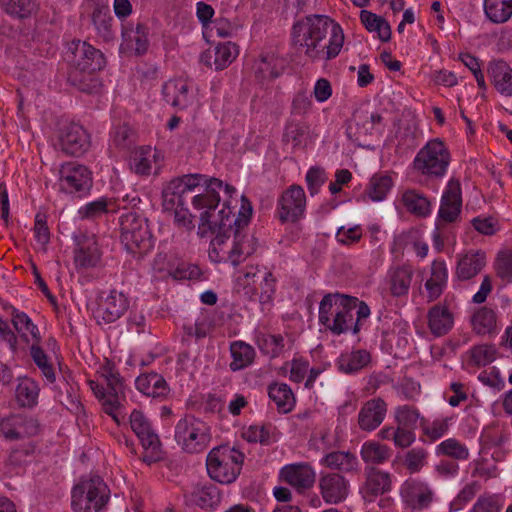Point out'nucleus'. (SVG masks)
Returning <instances> with one entry per match:
<instances>
[{"instance_id": "obj_1", "label": "nucleus", "mask_w": 512, "mask_h": 512, "mask_svg": "<svg viewBox=\"0 0 512 512\" xmlns=\"http://www.w3.org/2000/svg\"><path fill=\"white\" fill-rule=\"evenodd\" d=\"M230 205V200L225 201L217 214L204 211L200 216L199 231L206 233L218 229L219 233L210 242L209 258L215 263L238 266L256 251L257 242L247 230L252 215L250 201L241 196V207L235 218Z\"/></svg>"}, {"instance_id": "obj_2", "label": "nucleus", "mask_w": 512, "mask_h": 512, "mask_svg": "<svg viewBox=\"0 0 512 512\" xmlns=\"http://www.w3.org/2000/svg\"><path fill=\"white\" fill-rule=\"evenodd\" d=\"M341 26L324 15H309L291 29L293 47L309 61L323 62L336 58L344 44Z\"/></svg>"}, {"instance_id": "obj_3", "label": "nucleus", "mask_w": 512, "mask_h": 512, "mask_svg": "<svg viewBox=\"0 0 512 512\" xmlns=\"http://www.w3.org/2000/svg\"><path fill=\"white\" fill-rule=\"evenodd\" d=\"M355 301L344 294L329 293L325 295L319 304V323L334 335H341L352 331L359 332L354 325L352 307Z\"/></svg>"}, {"instance_id": "obj_4", "label": "nucleus", "mask_w": 512, "mask_h": 512, "mask_svg": "<svg viewBox=\"0 0 512 512\" xmlns=\"http://www.w3.org/2000/svg\"><path fill=\"white\" fill-rule=\"evenodd\" d=\"M100 374L107 385L106 389L94 380H88L87 383L94 395L100 400L105 413L120 424L125 419L121 406V398L124 395L123 380L110 364L102 366Z\"/></svg>"}, {"instance_id": "obj_5", "label": "nucleus", "mask_w": 512, "mask_h": 512, "mask_svg": "<svg viewBox=\"0 0 512 512\" xmlns=\"http://www.w3.org/2000/svg\"><path fill=\"white\" fill-rule=\"evenodd\" d=\"M244 460V453L235 447L229 445L214 447L206 458L208 475L221 484H231L240 475Z\"/></svg>"}, {"instance_id": "obj_6", "label": "nucleus", "mask_w": 512, "mask_h": 512, "mask_svg": "<svg viewBox=\"0 0 512 512\" xmlns=\"http://www.w3.org/2000/svg\"><path fill=\"white\" fill-rule=\"evenodd\" d=\"M451 162L450 151L439 138L429 140L413 160L414 170L430 179L443 178Z\"/></svg>"}, {"instance_id": "obj_7", "label": "nucleus", "mask_w": 512, "mask_h": 512, "mask_svg": "<svg viewBox=\"0 0 512 512\" xmlns=\"http://www.w3.org/2000/svg\"><path fill=\"white\" fill-rule=\"evenodd\" d=\"M110 490L99 476L83 478L71 492V507L74 512H99L108 503Z\"/></svg>"}, {"instance_id": "obj_8", "label": "nucleus", "mask_w": 512, "mask_h": 512, "mask_svg": "<svg viewBox=\"0 0 512 512\" xmlns=\"http://www.w3.org/2000/svg\"><path fill=\"white\" fill-rule=\"evenodd\" d=\"M174 439L184 452L189 454L200 453L211 442L210 427L201 419L187 415L176 423Z\"/></svg>"}, {"instance_id": "obj_9", "label": "nucleus", "mask_w": 512, "mask_h": 512, "mask_svg": "<svg viewBox=\"0 0 512 512\" xmlns=\"http://www.w3.org/2000/svg\"><path fill=\"white\" fill-rule=\"evenodd\" d=\"M121 242L131 254L144 255L149 252L154 241L145 219L136 212H128L120 217Z\"/></svg>"}, {"instance_id": "obj_10", "label": "nucleus", "mask_w": 512, "mask_h": 512, "mask_svg": "<svg viewBox=\"0 0 512 512\" xmlns=\"http://www.w3.org/2000/svg\"><path fill=\"white\" fill-rule=\"evenodd\" d=\"M73 54L72 62L76 68L88 74L90 84L79 83L80 90L92 92L98 86V81L92 73L103 69L106 65L104 54L85 41H73L69 47Z\"/></svg>"}, {"instance_id": "obj_11", "label": "nucleus", "mask_w": 512, "mask_h": 512, "mask_svg": "<svg viewBox=\"0 0 512 512\" xmlns=\"http://www.w3.org/2000/svg\"><path fill=\"white\" fill-rule=\"evenodd\" d=\"M399 493L404 506L414 512L429 509L436 499L432 485L417 477L406 479L401 484Z\"/></svg>"}, {"instance_id": "obj_12", "label": "nucleus", "mask_w": 512, "mask_h": 512, "mask_svg": "<svg viewBox=\"0 0 512 512\" xmlns=\"http://www.w3.org/2000/svg\"><path fill=\"white\" fill-rule=\"evenodd\" d=\"M129 423L145 450L143 461L148 464L158 461L161 458V442L150 420L142 411L134 409L130 414Z\"/></svg>"}, {"instance_id": "obj_13", "label": "nucleus", "mask_w": 512, "mask_h": 512, "mask_svg": "<svg viewBox=\"0 0 512 512\" xmlns=\"http://www.w3.org/2000/svg\"><path fill=\"white\" fill-rule=\"evenodd\" d=\"M92 173L81 164L68 162L59 170V185L62 191L69 194L84 195L92 187Z\"/></svg>"}, {"instance_id": "obj_14", "label": "nucleus", "mask_w": 512, "mask_h": 512, "mask_svg": "<svg viewBox=\"0 0 512 512\" xmlns=\"http://www.w3.org/2000/svg\"><path fill=\"white\" fill-rule=\"evenodd\" d=\"M305 207L306 196L303 188L292 185L278 199L276 213L282 223H293L304 216Z\"/></svg>"}, {"instance_id": "obj_15", "label": "nucleus", "mask_w": 512, "mask_h": 512, "mask_svg": "<svg viewBox=\"0 0 512 512\" xmlns=\"http://www.w3.org/2000/svg\"><path fill=\"white\" fill-rule=\"evenodd\" d=\"M129 308V300L122 293L111 290L106 296H101L93 316L99 325L114 323L120 319Z\"/></svg>"}, {"instance_id": "obj_16", "label": "nucleus", "mask_w": 512, "mask_h": 512, "mask_svg": "<svg viewBox=\"0 0 512 512\" xmlns=\"http://www.w3.org/2000/svg\"><path fill=\"white\" fill-rule=\"evenodd\" d=\"M39 432V424L33 417L11 414L0 420V434L10 441L32 437Z\"/></svg>"}, {"instance_id": "obj_17", "label": "nucleus", "mask_w": 512, "mask_h": 512, "mask_svg": "<svg viewBox=\"0 0 512 512\" xmlns=\"http://www.w3.org/2000/svg\"><path fill=\"white\" fill-rule=\"evenodd\" d=\"M318 488L327 504H338L349 494V481L338 473H322L318 480Z\"/></svg>"}, {"instance_id": "obj_18", "label": "nucleus", "mask_w": 512, "mask_h": 512, "mask_svg": "<svg viewBox=\"0 0 512 512\" xmlns=\"http://www.w3.org/2000/svg\"><path fill=\"white\" fill-rule=\"evenodd\" d=\"M387 411V403L382 398L376 397L367 400L358 412L359 429L367 433L375 431L385 420Z\"/></svg>"}, {"instance_id": "obj_19", "label": "nucleus", "mask_w": 512, "mask_h": 512, "mask_svg": "<svg viewBox=\"0 0 512 512\" xmlns=\"http://www.w3.org/2000/svg\"><path fill=\"white\" fill-rule=\"evenodd\" d=\"M224 189L226 195L232 198L236 194V189L233 186L224 184L220 179L212 177L205 186V192L195 195L192 199V205L195 209L214 212V209L219 205L220 196L218 192Z\"/></svg>"}, {"instance_id": "obj_20", "label": "nucleus", "mask_w": 512, "mask_h": 512, "mask_svg": "<svg viewBox=\"0 0 512 512\" xmlns=\"http://www.w3.org/2000/svg\"><path fill=\"white\" fill-rule=\"evenodd\" d=\"M60 147L68 155L80 156L90 147V136L79 124H70L60 135Z\"/></svg>"}, {"instance_id": "obj_21", "label": "nucleus", "mask_w": 512, "mask_h": 512, "mask_svg": "<svg viewBox=\"0 0 512 512\" xmlns=\"http://www.w3.org/2000/svg\"><path fill=\"white\" fill-rule=\"evenodd\" d=\"M163 96L168 104L179 109H186L195 99L192 84L184 79L167 81L163 86Z\"/></svg>"}, {"instance_id": "obj_22", "label": "nucleus", "mask_w": 512, "mask_h": 512, "mask_svg": "<svg viewBox=\"0 0 512 512\" xmlns=\"http://www.w3.org/2000/svg\"><path fill=\"white\" fill-rule=\"evenodd\" d=\"M462 197L460 182L450 179L444 190L439 209V218L444 222H454L461 211Z\"/></svg>"}, {"instance_id": "obj_23", "label": "nucleus", "mask_w": 512, "mask_h": 512, "mask_svg": "<svg viewBox=\"0 0 512 512\" xmlns=\"http://www.w3.org/2000/svg\"><path fill=\"white\" fill-rule=\"evenodd\" d=\"M280 475L286 483L294 487L298 492L310 489L316 477L314 469L306 463L286 465L281 469Z\"/></svg>"}, {"instance_id": "obj_24", "label": "nucleus", "mask_w": 512, "mask_h": 512, "mask_svg": "<svg viewBox=\"0 0 512 512\" xmlns=\"http://www.w3.org/2000/svg\"><path fill=\"white\" fill-rule=\"evenodd\" d=\"M102 253L94 236H82L74 251V263L79 269L96 267L101 261Z\"/></svg>"}, {"instance_id": "obj_25", "label": "nucleus", "mask_w": 512, "mask_h": 512, "mask_svg": "<svg viewBox=\"0 0 512 512\" xmlns=\"http://www.w3.org/2000/svg\"><path fill=\"white\" fill-rule=\"evenodd\" d=\"M456 266V277L459 280H470L478 275L486 266L487 258L482 250H470L459 254Z\"/></svg>"}, {"instance_id": "obj_26", "label": "nucleus", "mask_w": 512, "mask_h": 512, "mask_svg": "<svg viewBox=\"0 0 512 512\" xmlns=\"http://www.w3.org/2000/svg\"><path fill=\"white\" fill-rule=\"evenodd\" d=\"M149 47L148 30L142 24L125 26L122 31L120 50L134 55H143Z\"/></svg>"}, {"instance_id": "obj_27", "label": "nucleus", "mask_w": 512, "mask_h": 512, "mask_svg": "<svg viewBox=\"0 0 512 512\" xmlns=\"http://www.w3.org/2000/svg\"><path fill=\"white\" fill-rule=\"evenodd\" d=\"M448 282V269L444 260H434L430 266L429 276L425 281L427 300L433 302L444 292Z\"/></svg>"}, {"instance_id": "obj_28", "label": "nucleus", "mask_w": 512, "mask_h": 512, "mask_svg": "<svg viewBox=\"0 0 512 512\" xmlns=\"http://www.w3.org/2000/svg\"><path fill=\"white\" fill-rule=\"evenodd\" d=\"M414 270L409 264L392 266L387 272V283L390 293L395 297L408 294Z\"/></svg>"}, {"instance_id": "obj_29", "label": "nucleus", "mask_w": 512, "mask_h": 512, "mask_svg": "<svg viewBox=\"0 0 512 512\" xmlns=\"http://www.w3.org/2000/svg\"><path fill=\"white\" fill-rule=\"evenodd\" d=\"M187 496L193 504L206 510L216 508L221 501L219 489L209 482L193 485Z\"/></svg>"}, {"instance_id": "obj_30", "label": "nucleus", "mask_w": 512, "mask_h": 512, "mask_svg": "<svg viewBox=\"0 0 512 512\" xmlns=\"http://www.w3.org/2000/svg\"><path fill=\"white\" fill-rule=\"evenodd\" d=\"M427 320L429 330L435 337L446 335L454 325L452 312L446 305L440 303L429 309Z\"/></svg>"}, {"instance_id": "obj_31", "label": "nucleus", "mask_w": 512, "mask_h": 512, "mask_svg": "<svg viewBox=\"0 0 512 512\" xmlns=\"http://www.w3.org/2000/svg\"><path fill=\"white\" fill-rule=\"evenodd\" d=\"M91 23L97 37L103 42H111L115 39L112 28L113 17L108 6L96 4L91 14Z\"/></svg>"}, {"instance_id": "obj_32", "label": "nucleus", "mask_w": 512, "mask_h": 512, "mask_svg": "<svg viewBox=\"0 0 512 512\" xmlns=\"http://www.w3.org/2000/svg\"><path fill=\"white\" fill-rule=\"evenodd\" d=\"M136 389L143 395L153 398H165L169 393L165 379L157 373L138 376L135 380Z\"/></svg>"}, {"instance_id": "obj_33", "label": "nucleus", "mask_w": 512, "mask_h": 512, "mask_svg": "<svg viewBox=\"0 0 512 512\" xmlns=\"http://www.w3.org/2000/svg\"><path fill=\"white\" fill-rule=\"evenodd\" d=\"M371 360L370 353L365 349L345 351L336 360L340 372L354 374L365 368Z\"/></svg>"}, {"instance_id": "obj_34", "label": "nucleus", "mask_w": 512, "mask_h": 512, "mask_svg": "<svg viewBox=\"0 0 512 512\" xmlns=\"http://www.w3.org/2000/svg\"><path fill=\"white\" fill-rule=\"evenodd\" d=\"M366 474V482L363 488L365 499L371 500L372 497L391 490L392 480L390 473L370 468L366 470Z\"/></svg>"}, {"instance_id": "obj_35", "label": "nucleus", "mask_w": 512, "mask_h": 512, "mask_svg": "<svg viewBox=\"0 0 512 512\" xmlns=\"http://www.w3.org/2000/svg\"><path fill=\"white\" fill-rule=\"evenodd\" d=\"M320 464L345 473L355 472L359 466L356 455L349 451L329 452L320 460Z\"/></svg>"}, {"instance_id": "obj_36", "label": "nucleus", "mask_w": 512, "mask_h": 512, "mask_svg": "<svg viewBox=\"0 0 512 512\" xmlns=\"http://www.w3.org/2000/svg\"><path fill=\"white\" fill-rule=\"evenodd\" d=\"M255 74L260 79H273L284 70V60L274 53H262L255 62Z\"/></svg>"}, {"instance_id": "obj_37", "label": "nucleus", "mask_w": 512, "mask_h": 512, "mask_svg": "<svg viewBox=\"0 0 512 512\" xmlns=\"http://www.w3.org/2000/svg\"><path fill=\"white\" fill-rule=\"evenodd\" d=\"M39 392V384L34 379L26 376L17 379L15 397L21 407H34L37 404Z\"/></svg>"}, {"instance_id": "obj_38", "label": "nucleus", "mask_w": 512, "mask_h": 512, "mask_svg": "<svg viewBox=\"0 0 512 512\" xmlns=\"http://www.w3.org/2000/svg\"><path fill=\"white\" fill-rule=\"evenodd\" d=\"M11 317L14 328L26 342L40 343L39 329L26 313L11 306Z\"/></svg>"}, {"instance_id": "obj_39", "label": "nucleus", "mask_w": 512, "mask_h": 512, "mask_svg": "<svg viewBox=\"0 0 512 512\" xmlns=\"http://www.w3.org/2000/svg\"><path fill=\"white\" fill-rule=\"evenodd\" d=\"M489 74L495 88L502 94L512 95V69L504 61H495L489 65Z\"/></svg>"}, {"instance_id": "obj_40", "label": "nucleus", "mask_w": 512, "mask_h": 512, "mask_svg": "<svg viewBox=\"0 0 512 512\" xmlns=\"http://www.w3.org/2000/svg\"><path fill=\"white\" fill-rule=\"evenodd\" d=\"M230 353L232 361L229 367L232 371H239L250 366L256 356L255 349L243 341L232 342L230 345Z\"/></svg>"}, {"instance_id": "obj_41", "label": "nucleus", "mask_w": 512, "mask_h": 512, "mask_svg": "<svg viewBox=\"0 0 512 512\" xmlns=\"http://www.w3.org/2000/svg\"><path fill=\"white\" fill-rule=\"evenodd\" d=\"M360 455L365 463L380 465L390 459L392 451L385 444H381L375 440H368L362 444Z\"/></svg>"}, {"instance_id": "obj_42", "label": "nucleus", "mask_w": 512, "mask_h": 512, "mask_svg": "<svg viewBox=\"0 0 512 512\" xmlns=\"http://www.w3.org/2000/svg\"><path fill=\"white\" fill-rule=\"evenodd\" d=\"M401 202L408 212L418 217H426L431 213V203L428 198L416 190L403 192Z\"/></svg>"}, {"instance_id": "obj_43", "label": "nucleus", "mask_w": 512, "mask_h": 512, "mask_svg": "<svg viewBox=\"0 0 512 512\" xmlns=\"http://www.w3.org/2000/svg\"><path fill=\"white\" fill-rule=\"evenodd\" d=\"M310 138V126L301 121L289 120L286 123L283 139L294 148H303Z\"/></svg>"}, {"instance_id": "obj_44", "label": "nucleus", "mask_w": 512, "mask_h": 512, "mask_svg": "<svg viewBox=\"0 0 512 512\" xmlns=\"http://www.w3.org/2000/svg\"><path fill=\"white\" fill-rule=\"evenodd\" d=\"M360 20L365 28L371 33H377L382 42H388L391 39V26L381 16L367 10L360 12Z\"/></svg>"}, {"instance_id": "obj_45", "label": "nucleus", "mask_w": 512, "mask_h": 512, "mask_svg": "<svg viewBox=\"0 0 512 512\" xmlns=\"http://www.w3.org/2000/svg\"><path fill=\"white\" fill-rule=\"evenodd\" d=\"M256 344L260 351L270 358L279 357L286 347L285 338L281 334L259 333L256 336Z\"/></svg>"}, {"instance_id": "obj_46", "label": "nucleus", "mask_w": 512, "mask_h": 512, "mask_svg": "<svg viewBox=\"0 0 512 512\" xmlns=\"http://www.w3.org/2000/svg\"><path fill=\"white\" fill-rule=\"evenodd\" d=\"M268 395L277 408L287 413L295 404V397L291 388L286 383H273L268 387Z\"/></svg>"}, {"instance_id": "obj_47", "label": "nucleus", "mask_w": 512, "mask_h": 512, "mask_svg": "<svg viewBox=\"0 0 512 512\" xmlns=\"http://www.w3.org/2000/svg\"><path fill=\"white\" fill-rule=\"evenodd\" d=\"M484 12L491 22L505 23L512 16V0H484Z\"/></svg>"}, {"instance_id": "obj_48", "label": "nucleus", "mask_w": 512, "mask_h": 512, "mask_svg": "<svg viewBox=\"0 0 512 512\" xmlns=\"http://www.w3.org/2000/svg\"><path fill=\"white\" fill-rule=\"evenodd\" d=\"M118 209L120 206L116 205L115 201L102 197L80 207L78 214L81 219H96L105 213L116 212Z\"/></svg>"}, {"instance_id": "obj_49", "label": "nucleus", "mask_w": 512, "mask_h": 512, "mask_svg": "<svg viewBox=\"0 0 512 512\" xmlns=\"http://www.w3.org/2000/svg\"><path fill=\"white\" fill-rule=\"evenodd\" d=\"M185 191L178 177L167 182L162 189V204L165 210L184 205Z\"/></svg>"}, {"instance_id": "obj_50", "label": "nucleus", "mask_w": 512, "mask_h": 512, "mask_svg": "<svg viewBox=\"0 0 512 512\" xmlns=\"http://www.w3.org/2000/svg\"><path fill=\"white\" fill-rule=\"evenodd\" d=\"M436 454L458 461H465L470 455L468 447L455 438H448L438 444L436 446Z\"/></svg>"}, {"instance_id": "obj_51", "label": "nucleus", "mask_w": 512, "mask_h": 512, "mask_svg": "<svg viewBox=\"0 0 512 512\" xmlns=\"http://www.w3.org/2000/svg\"><path fill=\"white\" fill-rule=\"evenodd\" d=\"M393 180L388 175H374L368 184L366 193L372 201H382L390 192Z\"/></svg>"}, {"instance_id": "obj_52", "label": "nucleus", "mask_w": 512, "mask_h": 512, "mask_svg": "<svg viewBox=\"0 0 512 512\" xmlns=\"http://www.w3.org/2000/svg\"><path fill=\"white\" fill-rule=\"evenodd\" d=\"M30 355L40 369L43 377L48 383L52 384L56 381V375L53 365L49 362L47 354L39 346V343L33 342L30 347Z\"/></svg>"}, {"instance_id": "obj_53", "label": "nucleus", "mask_w": 512, "mask_h": 512, "mask_svg": "<svg viewBox=\"0 0 512 512\" xmlns=\"http://www.w3.org/2000/svg\"><path fill=\"white\" fill-rule=\"evenodd\" d=\"M239 49L235 43L225 42L217 45L214 51V65L216 70L229 66L238 56Z\"/></svg>"}, {"instance_id": "obj_54", "label": "nucleus", "mask_w": 512, "mask_h": 512, "mask_svg": "<svg viewBox=\"0 0 512 512\" xmlns=\"http://www.w3.org/2000/svg\"><path fill=\"white\" fill-rule=\"evenodd\" d=\"M5 12L13 17L26 18L36 9L35 0H2Z\"/></svg>"}, {"instance_id": "obj_55", "label": "nucleus", "mask_w": 512, "mask_h": 512, "mask_svg": "<svg viewBox=\"0 0 512 512\" xmlns=\"http://www.w3.org/2000/svg\"><path fill=\"white\" fill-rule=\"evenodd\" d=\"M153 157L154 155L150 148H141L135 151L130 161L131 170L138 175H149Z\"/></svg>"}, {"instance_id": "obj_56", "label": "nucleus", "mask_w": 512, "mask_h": 512, "mask_svg": "<svg viewBox=\"0 0 512 512\" xmlns=\"http://www.w3.org/2000/svg\"><path fill=\"white\" fill-rule=\"evenodd\" d=\"M496 352V348L493 345H476L469 351L470 362L478 367L486 366L496 359Z\"/></svg>"}, {"instance_id": "obj_57", "label": "nucleus", "mask_w": 512, "mask_h": 512, "mask_svg": "<svg viewBox=\"0 0 512 512\" xmlns=\"http://www.w3.org/2000/svg\"><path fill=\"white\" fill-rule=\"evenodd\" d=\"M497 277L505 283H512V250L500 251L494 262Z\"/></svg>"}, {"instance_id": "obj_58", "label": "nucleus", "mask_w": 512, "mask_h": 512, "mask_svg": "<svg viewBox=\"0 0 512 512\" xmlns=\"http://www.w3.org/2000/svg\"><path fill=\"white\" fill-rule=\"evenodd\" d=\"M470 467L472 469L471 476L473 478H481L487 481L499 475L497 465L484 458L474 460L470 463Z\"/></svg>"}, {"instance_id": "obj_59", "label": "nucleus", "mask_w": 512, "mask_h": 512, "mask_svg": "<svg viewBox=\"0 0 512 512\" xmlns=\"http://www.w3.org/2000/svg\"><path fill=\"white\" fill-rule=\"evenodd\" d=\"M503 503L497 494L483 493L478 497L469 512H500Z\"/></svg>"}, {"instance_id": "obj_60", "label": "nucleus", "mask_w": 512, "mask_h": 512, "mask_svg": "<svg viewBox=\"0 0 512 512\" xmlns=\"http://www.w3.org/2000/svg\"><path fill=\"white\" fill-rule=\"evenodd\" d=\"M420 418V413L417 408L402 405L395 409V421L398 426L414 429Z\"/></svg>"}, {"instance_id": "obj_61", "label": "nucleus", "mask_w": 512, "mask_h": 512, "mask_svg": "<svg viewBox=\"0 0 512 512\" xmlns=\"http://www.w3.org/2000/svg\"><path fill=\"white\" fill-rule=\"evenodd\" d=\"M450 418L435 419L423 424V433L430 442H435L445 436L449 430Z\"/></svg>"}, {"instance_id": "obj_62", "label": "nucleus", "mask_w": 512, "mask_h": 512, "mask_svg": "<svg viewBox=\"0 0 512 512\" xmlns=\"http://www.w3.org/2000/svg\"><path fill=\"white\" fill-rule=\"evenodd\" d=\"M271 428L264 425H251L244 429L242 436L251 443H261L268 445L271 443Z\"/></svg>"}, {"instance_id": "obj_63", "label": "nucleus", "mask_w": 512, "mask_h": 512, "mask_svg": "<svg viewBox=\"0 0 512 512\" xmlns=\"http://www.w3.org/2000/svg\"><path fill=\"white\" fill-rule=\"evenodd\" d=\"M472 323L477 333L485 334L493 328L495 324V315L492 310L482 308L474 314Z\"/></svg>"}, {"instance_id": "obj_64", "label": "nucleus", "mask_w": 512, "mask_h": 512, "mask_svg": "<svg viewBox=\"0 0 512 512\" xmlns=\"http://www.w3.org/2000/svg\"><path fill=\"white\" fill-rule=\"evenodd\" d=\"M426 457L427 452L423 448H413L406 453L404 464L411 473H416L425 465Z\"/></svg>"}]
</instances>
